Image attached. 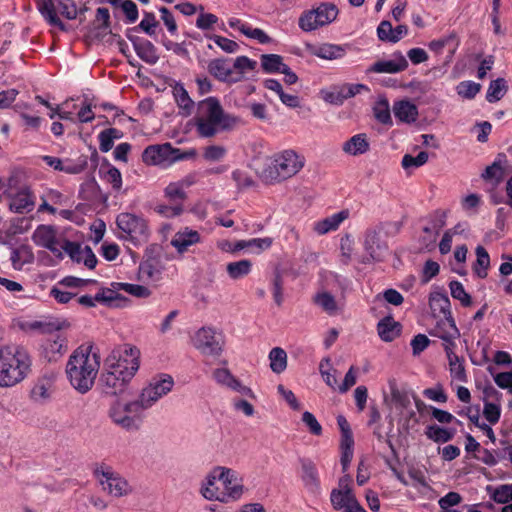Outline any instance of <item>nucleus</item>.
Wrapping results in <instances>:
<instances>
[{
	"instance_id": "obj_1",
	"label": "nucleus",
	"mask_w": 512,
	"mask_h": 512,
	"mask_svg": "<svg viewBox=\"0 0 512 512\" xmlns=\"http://www.w3.org/2000/svg\"><path fill=\"white\" fill-rule=\"evenodd\" d=\"M140 350L131 344L114 348L106 357L104 370L100 378L103 391L109 395H118L125 391L140 368Z\"/></svg>"
},
{
	"instance_id": "obj_2",
	"label": "nucleus",
	"mask_w": 512,
	"mask_h": 512,
	"mask_svg": "<svg viewBox=\"0 0 512 512\" xmlns=\"http://www.w3.org/2000/svg\"><path fill=\"white\" fill-rule=\"evenodd\" d=\"M240 122V118L227 113L216 97H208L197 105L193 123L197 135L212 138L225 131H231Z\"/></svg>"
},
{
	"instance_id": "obj_3",
	"label": "nucleus",
	"mask_w": 512,
	"mask_h": 512,
	"mask_svg": "<svg viewBox=\"0 0 512 512\" xmlns=\"http://www.w3.org/2000/svg\"><path fill=\"white\" fill-rule=\"evenodd\" d=\"M100 368V356L92 346H80L69 357L66 375L71 386L80 394L89 392Z\"/></svg>"
},
{
	"instance_id": "obj_4",
	"label": "nucleus",
	"mask_w": 512,
	"mask_h": 512,
	"mask_svg": "<svg viewBox=\"0 0 512 512\" xmlns=\"http://www.w3.org/2000/svg\"><path fill=\"white\" fill-rule=\"evenodd\" d=\"M32 358L20 346H0V387L8 388L21 383L31 372Z\"/></svg>"
},
{
	"instance_id": "obj_5",
	"label": "nucleus",
	"mask_w": 512,
	"mask_h": 512,
	"mask_svg": "<svg viewBox=\"0 0 512 512\" xmlns=\"http://www.w3.org/2000/svg\"><path fill=\"white\" fill-rule=\"evenodd\" d=\"M304 165L303 155L293 149H285L267 159L260 176L266 183H280L298 174Z\"/></svg>"
},
{
	"instance_id": "obj_6",
	"label": "nucleus",
	"mask_w": 512,
	"mask_h": 512,
	"mask_svg": "<svg viewBox=\"0 0 512 512\" xmlns=\"http://www.w3.org/2000/svg\"><path fill=\"white\" fill-rule=\"evenodd\" d=\"M147 407L137 397L127 402H115L108 411L111 421L128 432L139 431L146 419Z\"/></svg>"
},
{
	"instance_id": "obj_7",
	"label": "nucleus",
	"mask_w": 512,
	"mask_h": 512,
	"mask_svg": "<svg viewBox=\"0 0 512 512\" xmlns=\"http://www.w3.org/2000/svg\"><path fill=\"white\" fill-rule=\"evenodd\" d=\"M338 13L339 10L335 4L323 2L304 11L299 17L298 25L304 32H312L334 22Z\"/></svg>"
},
{
	"instance_id": "obj_8",
	"label": "nucleus",
	"mask_w": 512,
	"mask_h": 512,
	"mask_svg": "<svg viewBox=\"0 0 512 512\" xmlns=\"http://www.w3.org/2000/svg\"><path fill=\"white\" fill-rule=\"evenodd\" d=\"M116 225L122 232L124 240L132 242L134 245H141L148 241L149 228L147 221L139 215L123 212L116 218Z\"/></svg>"
},
{
	"instance_id": "obj_9",
	"label": "nucleus",
	"mask_w": 512,
	"mask_h": 512,
	"mask_svg": "<svg viewBox=\"0 0 512 512\" xmlns=\"http://www.w3.org/2000/svg\"><path fill=\"white\" fill-rule=\"evenodd\" d=\"M174 384L171 375L166 373L157 374L147 381L137 397L149 410L172 391Z\"/></svg>"
},
{
	"instance_id": "obj_10",
	"label": "nucleus",
	"mask_w": 512,
	"mask_h": 512,
	"mask_svg": "<svg viewBox=\"0 0 512 512\" xmlns=\"http://www.w3.org/2000/svg\"><path fill=\"white\" fill-rule=\"evenodd\" d=\"M216 471L218 472L216 477L223 485V489L220 490V502L227 504L239 501L246 492L243 479L240 477L239 473L226 466H216Z\"/></svg>"
},
{
	"instance_id": "obj_11",
	"label": "nucleus",
	"mask_w": 512,
	"mask_h": 512,
	"mask_svg": "<svg viewBox=\"0 0 512 512\" xmlns=\"http://www.w3.org/2000/svg\"><path fill=\"white\" fill-rule=\"evenodd\" d=\"M94 474L102 489L113 497L127 496L132 492V487L128 481L109 466L102 465L98 467Z\"/></svg>"
},
{
	"instance_id": "obj_12",
	"label": "nucleus",
	"mask_w": 512,
	"mask_h": 512,
	"mask_svg": "<svg viewBox=\"0 0 512 512\" xmlns=\"http://www.w3.org/2000/svg\"><path fill=\"white\" fill-rule=\"evenodd\" d=\"M182 158L180 150L173 148L169 143L148 146L142 154V159L146 164L164 168Z\"/></svg>"
},
{
	"instance_id": "obj_13",
	"label": "nucleus",
	"mask_w": 512,
	"mask_h": 512,
	"mask_svg": "<svg viewBox=\"0 0 512 512\" xmlns=\"http://www.w3.org/2000/svg\"><path fill=\"white\" fill-rule=\"evenodd\" d=\"M65 239L52 226L48 225L38 226L32 234V240L37 246L48 249L58 258L63 257Z\"/></svg>"
},
{
	"instance_id": "obj_14",
	"label": "nucleus",
	"mask_w": 512,
	"mask_h": 512,
	"mask_svg": "<svg viewBox=\"0 0 512 512\" xmlns=\"http://www.w3.org/2000/svg\"><path fill=\"white\" fill-rule=\"evenodd\" d=\"M193 345L205 355L218 356L222 352L223 336L211 327H202L195 333Z\"/></svg>"
},
{
	"instance_id": "obj_15",
	"label": "nucleus",
	"mask_w": 512,
	"mask_h": 512,
	"mask_svg": "<svg viewBox=\"0 0 512 512\" xmlns=\"http://www.w3.org/2000/svg\"><path fill=\"white\" fill-rule=\"evenodd\" d=\"M429 333L443 341L442 345L445 352L449 350H456V340L460 337V332L452 317H443L439 319Z\"/></svg>"
},
{
	"instance_id": "obj_16",
	"label": "nucleus",
	"mask_w": 512,
	"mask_h": 512,
	"mask_svg": "<svg viewBox=\"0 0 512 512\" xmlns=\"http://www.w3.org/2000/svg\"><path fill=\"white\" fill-rule=\"evenodd\" d=\"M363 246L372 261L381 262L389 254L388 244L384 239H381L380 229H368L364 235Z\"/></svg>"
},
{
	"instance_id": "obj_17",
	"label": "nucleus",
	"mask_w": 512,
	"mask_h": 512,
	"mask_svg": "<svg viewBox=\"0 0 512 512\" xmlns=\"http://www.w3.org/2000/svg\"><path fill=\"white\" fill-rule=\"evenodd\" d=\"M407 67L408 61L405 56L400 51H396L388 59H382L372 64L366 72L395 74L406 70Z\"/></svg>"
},
{
	"instance_id": "obj_18",
	"label": "nucleus",
	"mask_w": 512,
	"mask_h": 512,
	"mask_svg": "<svg viewBox=\"0 0 512 512\" xmlns=\"http://www.w3.org/2000/svg\"><path fill=\"white\" fill-rule=\"evenodd\" d=\"M330 501L335 510L342 512H357L358 509L363 508L347 485L344 489H333Z\"/></svg>"
},
{
	"instance_id": "obj_19",
	"label": "nucleus",
	"mask_w": 512,
	"mask_h": 512,
	"mask_svg": "<svg viewBox=\"0 0 512 512\" xmlns=\"http://www.w3.org/2000/svg\"><path fill=\"white\" fill-rule=\"evenodd\" d=\"M201 242L202 238L198 231L184 227L175 233L170 244L179 254H184L191 246Z\"/></svg>"
},
{
	"instance_id": "obj_20",
	"label": "nucleus",
	"mask_w": 512,
	"mask_h": 512,
	"mask_svg": "<svg viewBox=\"0 0 512 512\" xmlns=\"http://www.w3.org/2000/svg\"><path fill=\"white\" fill-rule=\"evenodd\" d=\"M215 381L224 387L236 391L244 396L253 397V391L243 385L227 368H217L213 372Z\"/></svg>"
},
{
	"instance_id": "obj_21",
	"label": "nucleus",
	"mask_w": 512,
	"mask_h": 512,
	"mask_svg": "<svg viewBox=\"0 0 512 512\" xmlns=\"http://www.w3.org/2000/svg\"><path fill=\"white\" fill-rule=\"evenodd\" d=\"M208 71L216 79L223 82L236 83L242 79V76L233 73L230 61L224 58L211 60L208 64Z\"/></svg>"
},
{
	"instance_id": "obj_22",
	"label": "nucleus",
	"mask_w": 512,
	"mask_h": 512,
	"mask_svg": "<svg viewBox=\"0 0 512 512\" xmlns=\"http://www.w3.org/2000/svg\"><path fill=\"white\" fill-rule=\"evenodd\" d=\"M35 196L27 186L21 187L10 197L9 207L15 213H28L33 210Z\"/></svg>"
},
{
	"instance_id": "obj_23",
	"label": "nucleus",
	"mask_w": 512,
	"mask_h": 512,
	"mask_svg": "<svg viewBox=\"0 0 512 512\" xmlns=\"http://www.w3.org/2000/svg\"><path fill=\"white\" fill-rule=\"evenodd\" d=\"M128 39L132 42L137 56L144 62L154 65L158 62L159 56L154 44L144 38L137 36L127 35Z\"/></svg>"
},
{
	"instance_id": "obj_24",
	"label": "nucleus",
	"mask_w": 512,
	"mask_h": 512,
	"mask_svg": "<svg viewBox=\"0 0 512 512\" xmlns=\"http://www.w3.org/2000/svg\"><path fill=\"white\" fill-rule=\"evenodd\" d=\"M301 463V479L305 488L313 494L320 491L319 474L314 462L309 459H302Z\"/></svg>"
},
{
	"instance_id": "obj_25",
	"label": "nucleus",
	"mask_w": 512,
	"mask_h": 512,
	"mask_svg": "<svg viewBox=\"0 0 512 512\" xmlns=\"http://www.w3.org/2000/svg\"><path fill=\"white\" fill-rule=\"evenodd\" d=\"M392 110L395 118L403 123L411 124L418 118V108L409 100L394 102Z\"/></svg>"
},
{
	"instance_id": "obj_26",
	"label": "nucleus",
	"mask_w": 512,
	"mask_h": 512,
	"mask_svg": "<svg viewBox=\"0 0 512 512\" xmlns=\"http://www.w3.org/2000/svg\"><path fill=\"white\" fill-rule=\"evenodd\" d=\"M348 216L349 212L347 210L339 211L333 215L315 222L313 229L319 235L327 234L331 231L337 230L341 223L348 218Z\"/></svg>"
},
{
	"instance_id": "obj_27",
	"label": "nucleus",
	"mask_w": 512,
	"mask_h": 512,
	"mask_svg": "<svg viewBox=\"0 0 512 512\" xmlns=\"http://www.w3.org/2000/svg\"><path fill=\"white\" fill-rule=\"evenodd\" d=\"M43 350L49 361H56L66 351V340L58 333L51 334L46 338Z\"/></svg>"
},
{
	"instance_id": "obj_28",
	"label": "nucleus",
	"mask_w": 512,
	"mask_h": 512,
	"mask_svg": "<svg viewBox=\"0 0 512 512\" xmlns=\"http://www.w3.org/2000/svg\"><path fill=\"white\" fill-rule=\"evenodd\" d=\"M172 93L174 100L179 109V115L182 117H188L194 110V101L189 96L187 90L181 83H176L172 87Z\"/></svg>"
},
{
	"instance_id": "obj_29",
	"label": "nucleus",
	"mask_w": 512,
	"mask_h": 512,
	"mask_svg": "<svg viewBox=\"0 0 512 512\" xmlns=\"http://www.w3.org/2000/svg\"><path fill=\"white\" fill-rule=\"evenodd\" d=\"M445 353L447 356L449 372L452 381L466 383L468 381V376L464 365V358L459 357L455 350H449Z\"/></svg>"
},
{
	"instance_id": "obj_30",
	"label": "nucleus",
	"mask_w": 512,
	"mask_h": 512,
	"mask_svg": "<svg viewBox=\"0 0 512 512\" xmlns=\"http://www.w3.org/2000/svg\"><path fill=\"white\" fill-rule=\"evenodd\" d=\"M164 267L162 262L156 258H149L139 265V276L144 281H159L162 277Z\"/></svg>"
},
{
	"instance_id": "obj_31",
	"label": "nucleus",
	"mask_w": 512,
	"mask_h": 512,
	"mask_svg": "<svg viewBox=\"0 0 512 512\" xmlns=\"http://www.w3.org/2000/svg\"><path fill=\"white\" fill-rule=\"evenodd\" d=\"M369 149L370 143L365 133H359L352 136L342 145L343 152L350 156L365 154Z\"/></svg>"
},
{
	"instance_id": "obj_32",
	"label": "nucleus",
	"mask_w": 512,
	"mask_h": 512,
	"mask_svg": "<svg viewBox=\"0 0 512 512\" xmlns=\"http://www.w3.org/2000/svg\"><path fill=\"white\" fill-rule=\"evenodd\" d=\"M193 177L186 176L180 181L172 182L164 189V195L167 199L174 203H181L186 198L185 188L193 184Z\"/></svg>"
},
{
	"instance_id": "obj_33",
	"label": "nucleus",
	"mask_w": 512,
	"mask_h": 512,
	"mask_svg": "<svg viewBox=\"0 0 512 512\" xmlns=\"http://www.w3.org/2000/svg\"><path fill=\"white\" fill-rule=\"evenodd\" d=\"M217 475L218 472L215 466L201 483L200 493L206 500L220 502L221 493L219 487L216 485V481H218Z\"/></svg>"
},
{
	"instance_id": "obj_34",
	"label": "nucleus",
	"mask_w": 512,
	"mask_h": 512,
	"mask_svg": "<svg viewBox=\"0 0 512 512\" xmlns=\"http://www.w3.org/2000/svg\"><path fill=\"white\" fill-rule=\"evenodd\" d=\"M429 306L434 316L452 317L450 311V300L445 293L434 291L429 297Z\"/></svg>"
},
{
	"instance_id": "obj_35",
	"label": "nucleus",
	"mask_w": 512,
	"mask_h": 512,
	"mask_svg": "<svg viewBox=\"0 0 512 512\" xmlns=\"http://www.w3.org/2000/svg\"><path fill=\"white\" fill-rule=\"evenodd\" d=\"M38 10L51 26L58 27L61 31L66 30L65 24L56 13V3L53 0H38Z\"/></svg>"
},
{
	"instance_id": "obj_36",
	"label": "nucleus",
	"mask_w": 512,
	"mask_h": 512,
	"mask_svg": "<svg viewBox=\"0 0 512 512\" xmlns=\"http://www.w3.org/2000/svg\"><path fill=\"white\" fill-rule=\"evenodd\" d=\"M314 303L320 307L328 315L333 316L340 310L339 304L335 297L326 290L317 292L313 298Z\"/></svg>"
},
{
	"instance_id": "obj_37",
	"label": "nucleus",
	"mask_w": 512,
	"mask_h": 512,
	"mask_svg": "<svg viewBox=\"0 0 512 512\" xmlns=\"http://www.w3.org/2000/svg\"><path fill=\"white\" fill-rule=\"evenodd\" d=\"M475 254L476 261L472 266L473 272L478 278L484 279L488 275V269L490 267V256L487 250L481 245L476 247Z\"/></svg>"
},
{
	"instance_id": "obj_38",
	"label": "nucleus",
	"mask_w": 512,
	"mask_h": 512,
	"mask_svg": "<svg viewBox=\"0 0 512 512\" xmlns=\"http://www.w3.org/2000/svg\"><path fill=\"white\" fill-rule=\"evenodd\" d=\"M261 68L265 73H281L287 66L283 57L278 54H262L260 57Z\"/></svg>"
},
{
	"instance_id": "obj_39",
	"label": "nucleus",
	"mask_w": 512,
	"mask_h": 512,
	"mask_svg": "<svg viewBox=\"0 0 512 512\" xmlns=\"http://www.w3.org/2000/svg\"><path fill=\"white\" fill-rule=\"evenodd\" d=\"M379 337L385 342L393 341L400 333L398 324L390 317L382 319L377 326Z\"/></svg>"
},
{
	"instance_id": "obj_40",
	"label": "nucleus",
	"mask_w": 512,
	"mask_h": 512,
	"mask_svg": "<svg viewBox=\"0 0 512 512\" xmlns=\"http://www.w3.org/2000/svg\"><path fill=\"white\" fill-rule=\"evenodd\" d=\"M251 270L252 262L248 259L230 262L226 265L227 274L233 280L244 278L251 272Z\"/></svg>"
},
{
	"instance_id": "obj_41",
	"label": "nucleus",
	"mask_w": 512,
	"mask_h": 512,
	"mask_svg": "<svg viewBox=\"0 0 512 512\" xmlns=\"http://www.w3.org/2000/svg\"><path fill=\"white\" fill-rule=\"evenodd\" d=\"M425 435L436 443H446L454 437L455 430L443 428L438 425H429L426 428Z\"/></svg>"
},
{
	"instance_id": "obj_42",
	"label": "nucleus",
	"mask_w": 512,
	"mask_h": 512,
	"mask_svg": "<svg viewBox=\"0 0 512 512\" xmlns=\"http://www.w3.org/2000/svg\"><path fill=\"white\" fill-rule=\"evenodd\" d=\"M314 55L325 60H335L345 55V48L337 44H323L314 50Z\"/></svg>"
},
{
	"instance_id": "obj_43",
	"label": "nucleus",
	"mask_w": 512,
	"mask_h": 512,
	"mask_svg": "<svg viewBox=\"0 0 512 512\" xmlns=\"http://www.w3.org/2000/svg\"><path fill=\"white\" fill-rule=\"evenodd\" d=\"M269 361L271 370L276 373H282L287 367V354L284 349L275 347L269 352Z\"/></svg>"
},
{
	"instance_id": "obj_44",
	"label": "nucleus",
	"mask_w": 512,
	"mask_h": 512,
	"mask_svg": "<svg viewBox=\"0 0 512 512\" xmlns=\"http://www.w3.org/2000/svg\"><path fill=\"white\" fill-rule=\"evenodd\" d=\"M490 497L499 504H507L512 501V484H503L497 487L487 486Z\"/></svg>"
},
{
	"instance_id": "obj_45",
	"label": "nucleus",
	"mask_w": 512,
	"mask_h": 512,
	"mask_svg": "<svg viewBox=\"0 0 512 512\" xmlns=\"http://www.w3.org/2000/svg\"><path fill=\"white\" fill-rule=\"evenodd\" d=\"M507 91L506 82L503 78H498L490 82L486 93V100L489 103L499 101Z\"/></svg>"
},
{
	"instance_id": "obj_46",
	"label": "nucleus",
	"mask_w": 512,
	"mask_h": 512,
	"mask_svg": "<svg viewBox=\"0 0 512 512\" xmlns=\"http://www.w3.org/2000/svg\"><path fill=\"white\" fill-rule=\"evenodd\" d=\"M117 282H112L110 287L101 288L96 293V300L98 303L104 305H112V303L118 299H120L119 292L121 291L120 287H116Z\"/></svg>"
},
{
	"instance_id": "obj_47",
	"label": "nucleus",
	"mask_w": 512,
	"mask_h": 512,
	"mask_svg": "<svg viewBox=\"0 0 512 512\" xmlns=\"http://www.w3.org/2000/svg\"><path fill=\"white\" fill-rule=\"evenodd\" d=\"M374 117L382 124L391 123V113L389 102L386 98H379L373 107Z\"/></svg>"
},
{
	"instance_id": "obj_48",
	"label": "nucleus",
	"mask_w": 512,
	"mask_h": 512,
	"mask_svg": "<svg viewBox=\"0 0 512 512\" xmlns=\"http://www.w3.org/2000/svg\"><path fill=\"white\" fill-rule=\"evenodd\" d=\"M322 99L333 105H342L347 100L342 85L334 86L330 90L321 91Z\"/></svg>"
},
{
	"instance_id": "obj_49",
	"label": "nucleus",
	"mask_w": 512,
	"mask_h": 512,
	"mask_svg": "<svg viewBox=\"0 0 512 512\" xmlns=\"http://www.w3.org/2000/svg\"><path fill=\"white\" fill-rule=\"evenodd\" d=\"M391 401L393 406L401 413L411 407V400L409 395L399 390L397 387H391Z\"/></svg>"
},
{
	"instance_id": "obj_50",
	"label": "nucleus",
	"mask_w": 512,
	"mask_h": 512,
	"mask_svg": "<svg viewBox=\"0 0 512 512\" xmlns=\"http://www.w3.org/2000/svg\"><path fill=\"white\" fill-rule=\"evenodd\" d=\"M158 27V21L153 13L144 12V16L138 26L132 28V31L141 30L149 36L156 34V28Z\"/></svg>"
},
{
	"instance_id": "obj_51",
	"label": "nucleus",
	"mask_w": 512,
	"mask_h": 512,
	"mask_svg": "<svg viewBox=\"0 0 512 512\" xmlns=\"http://www.w3.org/2000/svg\"><path fill=\"white\" fill-rule=\"evenodd\" d=\"M320 374L324 380V382L331 387L332 389L338 388V381L336 378V371L330 368V359L325 358L320 362L319 365Z\"/></svg>"
},
{
	"instance_id": "obj_52",
	"label": "nucleus",
	"mask_w": 512,
	"mask_h": 512,
	"mask_svg": "<svg viewBox=\"0 0 512 512\" xmlns=\"http://www.w3.org/2000/svg\"><path fill=\"white\" fill-rule=\"evenodd\" d=\"M68 20H74L78 16V7L74 0H56V12Z\"/></svg>"
},
{
	"instance_id": "obj_53",
	"label": "nucleus",
	"mask_w": 512,
	"mask_h": 512,
	"mask_svg": "<svg viewBox=\"0 0 512 512\" xmlns=\"http://www.w3.org/2000/svg\"><path fill=\"white\" fill-rule=\"evenodd\" d=\"M481 85L474 81H462L457 87V94L464 99H473L480 92Z\"/></svg>"
},
{
	"instance_id": "obj_54",
	"label": "nucleus",
	"mask_w": 512,
	"mask_h": 512,
	"mask_svg": "<svg viewBox=\"0 0 512 512\" xmlns=\"http://www.w3.org/2000/svg\"><path fill=\"white\" fill-rule=\"evenodd\" d=\"M227 149L222 145H208L204 148L202 157L208 162H218L225 158Z\"/></svg>"
},
{
	"instance_id": "obj_55",
	"label": "nucleus",
	"mask_w": 512,
	"mask_h": 512,
	"mask_svg": "<svg viewBox=\"0 0 512 512\" xmlns=\"http://www.w3.org/2000/svg\"><path fill=\"white\" fill-rule=\"evenodd\" d=\"M451 295L459 300L463 306H470L472 301L470 295L465 291L464 286L459 281H451L449 284Z\"/></svg>"
},
{
	"instance_id": "obj_56",
	"label": "nucleus",
	"mask_w": 512,
	"mask_h": 512,
	"mask_svg": "<svg viewBox=\"0 0 512 512\" xmlns=\"http://www.w3.org/2000/svg\"><path fill=\"white\" fill-rule=\"evenodd\" d=\"M103 171V180L109 183L112 188L116 191L120 190L122 187V176L120 171L114 166H107L106 170L101 169Z\"/></svg>"
},
{
	"instance_id": "obj_57",
	"label": "nucleus",
	"mask_w": 512,
	"mask_h": 512,
	"mask_svg": "<svg viewBox=\"0 0 512 512\" xmlns=\"http://www.w3.org/2000/svg\"><path fill=\"white\" fill-rule=\"evenodd\" d=\"M51 397V391L45 382H38L31 390V398L34 402L43 404Z\"/></svg>"
},
{
	"instance_id": "obj_58",
	"label": "nucleus",
	"mask_w": 512,
	"mask_h": 512,
	"mask_svg": "<svg viewBox=\"0 0 512 512\" xmlns=\"http://www.w3.org/2000/svg\"><path fill=\"white\" fill-rule=\"evenodd\" d=\"M66 253L69 257L77 262L81 263L84 257V247H82L79 243L71 242L67 239L64 241L63 245V254Z\"/></svg>"
},
{
	"instance_id": "obj_59",
	"label": "nucleus",
	"mask_w": 512,
	"mask_h": 512,
	"mask_svg": "<svg viewBox=\"0 0 512 512\" xmlns=\"http://www.w3.org/2000/svg\"><path fill=\"white\" fill-rule=\"evenodd\" d=\"M428 161V153L421 151L417 156L405 154L402 158L401 164L404 169L417 168L424 165Z\"/></svg>"
},
{
	"instance_id": "obj_60",
	"label": "nucleus",
	"mask_w": 512,
	"mask_h": 512,
	"mask_svg": "<svg viewBox=\"0 0 512 512\" xmlns=\"http://www.w3.org/2000/svg\"><path fill=\"white\" fill-rule=\"evenodd\" d=\"M116 287H120L121 291H124L130 295H133V296H136L139 298H146L151 294L150 290L143 285L120 282V283H116Z\"/></svg>"
},
{
	"instance_id": "obj_61",
	"label": "nucleus",
	"mask_w": 512,
	"mask_h": 512,
	"mask_svg": "<svg viewBox=\"0 0 512 512\" xmlns=\"http://www.w3.org/2000/svg\"><path fill=\"white\" fill-rule=\"evenodd\" d=\"M483 415L491 425L496 424L501 416L500 405L497 403L485 401Z\"/></svg>"
},
{
	"instance_id": "obj_62",
	"label": "nucleus",
	"mask_w": 512,
	"mask_h": 512,
	"mask_svg": "<svg viewBox=\"0 0 512 512\" xmlns=\"http://www.w3.org/2000/svg\"><path fill=\"white\" fill-rule=\"evenodd\" d=\"M155 211L163 217L173 218L182 214L183 205L174 202L171 205L159 204L155 207Z\"/></svg>"
},
{
	"instance_id": "obj_63",
	"label": "nucleus",
	"mask_w": 512,
	"mask_h": 512,
	"mask_svg": "<svg viewBox=\"0 0 512 512\" xmlns=\"http://www.w3.org/2000/svg\"><path fill=\"white\" fill-rule=\"evenodd\" d=\"M301 420L312 435H322V426L311 412L305 411L302 414Z\"/></svg>"
},
{
	"instance_id": "obj_64",
	"label": "nucleus",
	"mask_w": 512,
	"mask_h": 512,
	"mask_svg": "<svg viewBox=\"0 0 512 512\" xmlns=\"http://www.w3.org/2000/svg\"><path fill=\"white\" fill-rule=\"evenodd\" d=\"M273 244V238H252L248 240V246L251 252L260 254L261 252L268 250Z\"/></svg>"
}]
</instances>
